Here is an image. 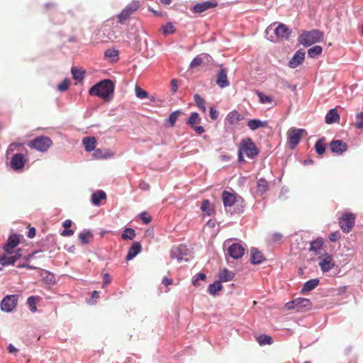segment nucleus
Wrapping results in <instances>:
<instances>
[{
  "label": "nucleus",
  "instance_id": "nucleus-51",
  "mask_svg": "<svg viewBox=\"0 0 363 363\" xmlns=\"http://www.w3.org/2000/svg\"><path fill=\"white\" fill-rule=\"evenodd\" d=\"M162 30L164 35L172 34L175 32L176 29L171 23H167L162 26Z\"/></svg>",
  "mask_w": 363,
  "mask_h": 363
},
{
  "label": "nucleus",
  "instance_id": "nucleus-4",
  "mask_svg": "<svg viewBox=\"0 0 363 363\" xmlns=\"http://www.w3.org/2000/svg\"><path fill=\"white\" fill-rule=\"evenodd\" d=\"M52 140L45 136L37 137L34 140L30 141L28 145L33 149L40 152H45L52 145Z\"/></svg>",
  "mask_w": 363,
  "mask_h": 363
},
{
  "label": "nucleus",
  "instance_id": "nucleus-42",
  "mask_svg": "<svg viewBox=\"0 0 363 363\" xmlns=\"http://www.w3.org/2000/svg\"><path fill=\"white\" fill-rule=\"evenodd\" d=\"M135 237V231L130 228H125L121 234V238L123 240H133Z\"/></svg>",
  "mask_w": 363,
  "mask_h": 363
},
{
  "label": "nucleus",
  "instance_id": "nucleus-50",
  "mask_svg": "<svg viewBox=\"0 0 363 363\" xmlns=\"http://www.w3.org/2000/svg\"><path fill=\"white\" fill-rule=\"evenodd\" d=\"M206 275L204 273L200 272L193 277L192 284L194 286L197 287L200 285L199 281L206 280Z\"/></svg>",
  "mask_w": 363,
  "mask_h": 363
},
{
  "label": "nucleus",
  "instance_id": "nucleus-5",
  "mask_svg": "<svg viewBox=\"0 0 363 363\" xmlns=\"http://www.w3.org/2000/svg\"><path fill=\"white\" fill-rule=\"evenodd\" d=\"M170 255L172 259H177L179 262H188L191 257V251L185 245H179L172 248Z\"/></svg>",
  "mask_w": 363,
  "mask_h": 363
},
{
  "label": "nucleus",
  "instance_id": "nucleus-26",
  "mask_svg": "<svg viewBox=\"0 0 363 363\" xmlns=\"http://www.w3.org/2000/svg\"><path fill=\"white\" fill-rule=\"evenodd\" d=\"M242 118L243 117L241 114H240L236 111H233L228 114L225 120L229 124L235 125L237 124L238 121H241Z\"/></svg>",
  "mask_w": 363,
  "mask_h": 363
},
{
  "label": "nucleus",
  "instance_id": "nucleus-58",
  "mask_svg": "<svg viewBox=\"0 0 363 363\" xmlns=\"http://www.w3.org/2000/svg\"><path fill=\"white\" fill-rule=\"evenodd\" d=\"M115 155L114 152L109 150H103V155H102V159H106L108 157H112Z\"/></svg>",
  "mask_w": 363,
  "mask_h": 363
},
{
  "label": "nucleus",
  "instance_id": "nucleus-64",
  "mask_svg": "<svg viewBox=\"0 0 363 363\" xmlns=\"http://www.w3.org/2000/svg\"><path fill=\"white\" fill-rule=\"evenodd\" d=\"M194 130L199 135H201L205 132L204 128L201 125H194V128H191Z\"/></svg>",
  "mask_w": 363,
  "mask_h": 363
},
{
  "label": "nucleus",
  "instance_id": "nucleus-32",
  "mask_svg": "<svg viewBox=\"0 0 363 363\" xmlns=\"http://www.w3.org/2000/svg\"><path fill=\"white\" fill-rule=\"evenodd\" d=\"M201 210L207 216H211L214 213V208L208 199L202 201Z\"/></svg>",
  "mask_w": 363,
  "mask_h": 363
},
{
  "label": "nucleus",
  "instance_id": "nucleus-40",
  "mask_svg": "<svg viewBox=\"0 0 363 363\" xmlns=\"http://www.w3.org/2000/svg\"><path fill=\"white\" fill-rule=\"evenodd\" d=\"M201 122V118L198 113L194 112L191 114L190 117L186 121V124H188L191 128H194L195 124L199 123Z\"/></svg>",
  "mask_w": 363,
  "mask_h": 363
},
{
  "label": "nucleus",
  "instance_id": "nucleus-30",
  "mask_svg": "<svg viewBox=\"0 0 363 363\" xmlns=\"http://www.w3.org/2000/svg\"><path fill=\"white\" fill-rule=\"evenodd\" d=\"M291 303H295V306H297V311L299 308H308L311 306V301L306 298H296L292 300Z\"/></svg>",
  "mask_w": 363,
  "mask_h": 363
},
{
  "label": "nucleus",
  "instance_id": "nucleus-18",
  "mask_svg": "<svg viewBox=\"0 0 363 363\" xmlns=\"http://www.w3.org/2000/svg\"><path fill=\"white\" fill-rule=\"evenodd\" d=\"M323 244V239L322 238H318L311 242L309 251L313 252L315 255H320L322 254Z\"/></svg>",
  "mask_w": 363,
  "mask_h": 363
},
{
  "label": "nucleus",
  "instance_id": "nucleus-22",
  "mask_svg": "<svg viewBox=\"0 0 363 363\" xmlns=\"http://www.w3.org/2000/svg\"><path fill=\"white\" fill-rule=\"evenodd\" d=\"M222 199L225 208L228 207H232L236 201V197L235 194L227 191H224L223 192Z\"/></svg>",
  "mask_w": 363,
  "mask_h": 363
},
{
  "label": "nucleus",
  "instance_id": "nucleus-14",
  "mask_svg": "<svg viewBox=\"0 0 363 363\" xmlns=\"http://www.w3.org/2000/svg\"><path fill=\"white\" fill-rule=\"evenodd\" d=\"M330 150L337 155H341L347 150V145L346 143L339 140H333L330 143Z\"/></svg>",
  "mask_w": 363,
  "mask_h": 363
},
{
  "label": "nucleus",
  "instance_id": "nucleus-8",
  "mask_svg": "<svg viewBox=\"0 0 363 363\" xmlns=\"http://www.w3.org/2000/svg\"><path fill=\"white\" fill-rule=\"evenodd\" d=\"M355 216L352 213H344L339 219V225L344 233H349L354 225Z\"/></svg>",
  "mask_w": 363,
  "mask_h": 363
},
{
  "label": "nucleus",
  "instance_id": "nucleus-47",
  "mask_svg": "<svg viewBox=\"0 0 363 363\" xmlns=\"http://www.w3.org/2000/svg\"><path fill=\"white\" fill-rule=\"evenodd\" d=\"M14 263L15 259L11 256L4 255L0 257V265L1 266L13 265Z\"/></svg>",
  "mask_w": 363,
  "mask_h": 363
},
{
  "label": "nucleus",
  "instance_id": "nucleus-55",
  "mask_svg": "<svg viewBox=\"0 0 363 363\" xmlns=\"http://www.w3.org/2000/svg\"><path fill=\"white\" fill-rule=\"evenodd\" d=\"M140 218L144 224H148L152 220V217L146 211L140 213Z\"/></svg>",
  "mask_w": 363,
  "mask_h": 363
},
{
  "label": "nucleus",
  "instance_id": "nucleus-19",
  "mask_svg": "<svg viewBox=\"0 0 363 363\" xmlns=\"http://www.w3.org/2000/svg\"><path fill=\"white\" fill-rule=\"evenodd\" d=\"M106 199V194L103 190H97L94 191L91 196V202L95 206H99L101 201Z\"/></svg>",
  "mask_w": 363,
  "mask_h": 363
},
{
  "label": "nucleus",
  "instance_id": "nucleus-48",
  "mask_svg": "<svg viewBox=\"0 0 363 363\" xmlns=\"http://www.w3.org/2000/svg\"><path fill=\"white\" fill-rule=\"evenodd\" d=\"M38 298V296H31L27 299V304L29 306L32 313H35L37 311L36 302Z\"/></svg>",
  "mask_w": 363,
  "mask_h": 363
},
{
  "label": "nucleus",
  "instance_id": "nucleus-52",
  "mask_svg": "<svg viewBox=\"0 0 363 363\" xmlns=\"http://www.w3.org/2000/svg\"><path fill=\"white\" fill-rule=\"evenodd\" d=\"M135 91L136 96L139 99H145L148 96V93L139 86H135Z\"/></svg>",
  "mask_w": 363,
  "mask_h": 363
},
{
  "label": "nucleus",
  "instance_id": "nucleus-21",
  "mask_svg": "<svg viewBox=\"0 0 363 363\" xmlns=\"http://www.w3.org/2000/svg\"><path fill=\"white\" fill-rule=\"evenodd\" d=\"M216 84L220 88H225L229 86L230 83L228 80L227 72L225 69H221L218 71L217 74Z\"/></svg>",
  "mask_w": 363,
  "mask_h": 363
},
{
  "label": "nucleus",
  "instance_id": "nucleus-49",
  "mask_svg": "<svg viewBox=\"0 0 363 363\" xmlns=\"http://www.w3.org/2000/svg\"><path fill=\"white\" fill-rule=\"evenodd\" d=\"M194 99L196 106L199 108H201L203 111V112H206V108L205 106L204 99L202 97H201L199 94H195Z\"/></svg>",
  "mask_w": 363,
  "mask_h": 363
},
{
  "label": "nucleus",
  "instance_id": "nucleus-54",
  "mask_svg": "<svg viewBox=\"0 0 363 363\" xmlns=\"http://www.w3.org/2000/svg\"><path fill=\"white\" fill-rule=\"evenodd\" d=\"M354 125L357 128H363V113L357 115Z\"/></svg>",
  "mask_w": 363,
  "mask_h": 363
},
{
  "label": "nucleus",
  "instance_id": "nucleus-20",
  "mask_svg": "<svg viewBox=\"0 0 363 363\" xmlns=\"http://www.w3.org/2000/svg\"><path fill=\"white\" fill-rule=\"evenodd\" d=\"M142 250V245L138 242H134L131 247L129 248L128 254L126 255V260H132Z\"/></svg>",
  "mask_w": 363,
  "mask_h": 363
},
{
  "label": "nucleus",
  "instance_id": "nucleus-57",
  "mask_svg": "<svg viewBox=\"0 0 363 363\" xmlns=\"http://www.w3.org/2000/svg\"><path fill=\"white\" fill-rule=\"evenodd\" d=\"M99 296V293L97 291H93L91 293V297L90 299L87 300V303L89 304H94L96 301H93V299L96 298Z\"/></svg>",
  "mask_w": 363,
  "mask_h": 363
},
{
  "label": "nucleus",
  "instance_id": "nucleus-24",
  "mask_svg": "<svg viewBox=\"0 0 363 363\" xmlns=\"http://www.w3.org/2000/svg\"><path fill=\"white\" fill-rule=\"evenodd\" d=\"M319 282L320 280L317 278L306 281L301 289V293L303 294L313 290L319 284Z\"/></svg>",
  "mask_w": 363,
  "mask_h": 363
},
{
  "label": "nucleus",
  "instance_id": "nucleus-37",
  "mask_svg": "<svg viewBox=\"0 0 363 363\" xmlns=\"http://www.w3.org/2000/svg\"><path fill=\"white\" fill-rule=\"evenodd\" d=\"M315 150L316 152L322 155L325 151V139L324 138H320L315 144Z\"/></svg>",
  "mask_w": 363,
  "mask_h": 363
},
{
  "label": "nucleus",
  "instance_id": "nucleus-1",
  "mask_svg": "<svg viewBox=\"0 0 363 363\" xmlns=\"http://www.w3.org/2000/svg\"><path fill=\"white\" fill-rule=\"evenodd\" d=\"M114 84L110 79H104L92 86L89 91L91 96H97L104 99H108L109 96L113 93Z\"/></svg>",
  "mask_w": 363,
  "mask_h": 363
},
{
  "label": "nucleus",
  "instance_id": "nucleus-17",
  "mask_svg": "<svg viewBox=\"0 0 363 363\" xmlns=\"http://www.w3.org/2000/svg\"><path fill=\"white\" fill-rule=\"evenodd\" d=\"M305 58V51L303 49H299L296 52L292 59L289 62V66L291 68H296L302 64Z\"/></svg>",
  "mask_w": 363,
  "mask_h": 363
},
{
  "label": "nucleus",
  "instance_id": "nucleus-34",
  "mask_svg": "<svg viewBox=\"0 0 363 363\" xmlns=\"http://www.w3.org/2000/svg\"><path fill=\"white\" fill-rule=\"evenodd\" d=\"M257 192L262 195L269 190V183L266 179L260 178L257 182Z\"/></svg>",
  "mask_w": 363,
  "mask_h": 363
},
{
  "label": "nucleus",
  "instance_id": "nucleus-9",
  "mask_svg": "<svg viewBox=\"0 0 363 363\" xmlns=\"http://www.w3.org/2000/svg\"><path fill=\"white\" fill-rule=\"evenodd\" d=\"M18 295H6L1 301L0 307L2 311L10 313L17 306Z\"/></svg>",
  "mask_w": 363,
  "mask_h": 363
},
{
  "label": "nucleus",
  "instance_id": "nucleus-43",
  "mask_svg": "<svg viewBox=\"0 0 363 363\" xmlns=\"http://www.w3.org/2000/svg\"><path fill=\"white\" fill-rule=\"evenodd\" d=\"M257 340L260 345H271L273 342L272 337L267 335H260Z\"/></svg>",
  "mask_w": 363,
  "mask_h": 363
},
{
  "label": "nucleus",
  "instance_id": "nucleus-23",
  "mask_svg": "<svg viewBox=\"0 0 363 363\" xmlns=\"http://www.w3.org/2000/svg\"><path fill=\"white\" fill-rule=\"evenodd\" d=\"M264 260L262 253L257 248H252L250 250V262L252 264H261Z\"/></svg>",
  "mask_w": 363,
  "mask_h": 363
},
{
  "label": "nucleus",
  "instance_id": "nucleus-60",
  "mask_svg": "<svg viewBox=\"0 0 363 363\" xmlns=\"http://www.w3.org/2000/svg\"><path fill=\"white\" fill-rule=\"evenodd\" d=\"M111 282L110 276L108 273L104 274L103 277V284L102 287L104 288L105 286L109 284Z\"/></svg>",
  "mask_w": 363,
  "mask_h": 363
},
{
  "label": "nucleus",
  "instance_id": "nucleus-2",
  "mask_svg": "<svg viewBox=\"0 0 363 363\" xmlns=\"http://www.w3.org/2000/svg\"><path fill=\"white\" fill-rule=\"evenodd\" d=\"M259 153V150L255 144L250 138L244 139L239 145V158L243 159L245 155L247 157H254Z\"/></svg>",
  "mask_w": 363,
  "mask_h": 363
},
{
  "label": "nucleus",
  "instance_id": "nucleus-6",
  "mask_svg": "<svg viewBox=\"0 0 363 363\" xmlns=\"http://www.w3.org/2000/svg\"><path fill=\"white\" fill-rule=\"evenodd\" d=\"M276 24L277 23H274L269 26L266 30L267 33L273 30L277 38L288 39L291 32V30L284 23H279L276 28H274Z\"/></svg>",
  "mask_w": 363,
  "mask_h": 363
},
{
  "label": "nucleus",
  "instance_id": "nucleus-59",
  "mask_svg": "<svg viewBox=\"0 0 363 363\" xmlns=\"http://www.w3.org/2000/svg\"><path fill=\"white\" fill-rule=\"evenodd\" d=\"M219 113L213 108L210 109V117L212 120H216L218 117Z\"/></svg>",
  "mask_w": 363,
  "mask_h": 363
},
{
  "label": "nucleus",
  "instance_id": "nucleus-53",
  "mask_svg": "<svg viewBox=\"0 0 363 363\" xmlns=\"http://www.w3.org/2000/svg\"><path fill=\"white\" fill-rule=\"evenodd\" d=\"M69 86V81L67 79H65L61 83H60L57 86V89L60 91H65L68 89Z\"/></svg>",
  "mask_w": 363,
  "mask_h": 363
},
{
  "label": "nucleus",
  "instance_id": "nucleus-10",
  "mask_svg": "<svg viewBox=\"0 0 363 363\" xmlns=\"http://www.w3.org/2000/svg\"><path fill=\"white\" fill-rule=\"evenodd\" d=\"M318 265L323 272H328L335 267L332 256L325 252L318 257Z\"/></svg>",
  "mask_w": 363,
  "mask_h": 363
},
{
  "label": "nucleus",
  "instance_id": "nucleus-11",
  "mask_svg": "<svg viewBox=\"0 0 363 363\" xmlns=\"http://www.w3.org/2000/svg\"><path fill=\"white\" fill-rule=\"evenodd\" d=\"M139 7L140 3L135 1L127 5V6L118 16V22L120 23H123L133 13L139 9Z\"/></svg>",
  "mask_w": 363,
  "mask_h": 363
},
{
  "label": "nucleus",
  "instance_id": "nucleus-25",
  "mask_svg": "<svg viewBox=\"0 0 363 363\" xmlns=\"http://www.w3.org/2000/svg\"><path fill=\"white\" fill-rule=\"evenodd\" d=\"M82 144L86 151L91 152L95 149L96 140L94 137H85L82 140Z\"/></svg>",
  "mask_w": 363,
  "mask_h": 363
},
{
  "label": "nucleus",
  "instance_id": "nucleus-3",
  "mask_svg": "<svg viewBox=\"0 0 363 363\" xmlns=\"http://www.w3.org/2000/svg\"><path fill=\"white\" fill-rule=\"evenodd\" d=\"M323 39V33L318 30H312L311 31H305L299 37V42L305 47H308L312 44L322 41Z\"/></svg>",
  "mask_w": 363,
  "mask_h": 363
},
{
  "label": "nucleus",
  "instance_id": "nucleus-61",
  "mask_svg": "<svg viewBox=\"0 0 363 363\" xmlns=\"http://www.w3.org/2000/svg\"><path fill=\"white\" fill-rule=\"evenodd\" d=\"M138 187L141 190L147 191L150 189V185L145 181H140Z\"/></svg>",
  "mask_w": 363,
  "mask_h": 363
},
{
  "label": "nucleus",
  "instance_id": "nucleus-39",
  "mask_svg": "<svg viewBox=\"0 0 363 363\" xmlns=\"http://www.w3.org/2000/svg\"><path fill=\"white\" fill-rule=\"evenodd\" d=\"M266 122H262L258 119H251L247 122V126L252 130L259 128L264 127Z\"/></svg>",
  "mask_w": 363,
  "mask_h": 363
},
{
  "label": "nucleus",
  "instance_id": "nucleus-62",
  "mask_svg": "<svg viewBox=\"0 0 363 363\" xmlns=\"http://www.w3.org/2000/svg\"><path fill=\"white\" fill-rule=\"evenodd\" d=\"M282 238L283 235L279 233H275L272 235V240L275 242H280Z\"/></svg>",
  "mask_w": 363,
  "mask_h": 363
},
{
  "label": "nucleus",
  "instance_id": "nucleus-7",
  "mask_svg": "<svg viewBox=\"0 0 363 363\" xmlns=\"http://www.w3.org/2000/svg\"><path fill=\"white\" fill-rule=\"evenodd\" d=\"M304 133H306L304 129H298L295 128H291L288 130V143L291 149H294L299 143Z\"/></svg>",
  "mask_w": 363,
  "mask_h": 363
},
{
  "label": "nucleus",
  "instance_id": "nucleus-56",
  "mask_svg": "<svg viewBox=\"0 0 363 363\" xmlns=\"http://www.w3.org/2000/svg\"><path fill=\"white\" fill-rule=\"evenodd\" d=\"M340 238L339 231H335L329 235V239L331 242H335Z\"/></svg>",
  "mask_w": 363,
  "mask_h": 363
},
{
  "label": "nucleus",
  "instance_id": "nucleus-63",
  "mask_svg": "<svg viewBox=\"0 0 363 363\" xmlns=\"http://www.w3.org/2000/svg\"><path fill=\"white\" fill-rule=\"evenodd\" d=\"M35 232H36V230L34 227L29 228L28 233H27V237L28 238H33L35 235Z\"/></svg>",
  "mask_w": 363,
  "mask_h": 363
},
{
  "label": "nucleus",
  "instance_id": "nucleus-33",
  "mask_svg": "<svg viewBox=\"0 0 363 363\" xmlns=\"http://www.w3.org/2000/svg\"><path fill=\"white\" fill-rule=\"evenodd\" d=\"M40 276L45 283L48 284H54L55 283V277L54 274L47 270H42Z\"/></svg>",
  "mask_w": 363,
  "mask_h": 363
},
{
  "label": "nucleus",
  "instance_id": "nucleus-31",
  "mask_svg": "<svg viewBox=\"0 0 363 363\" xmlns=\"http://www.w3.org/2000/svg\"><path fill=\"white\" fill-rule=\"evenodd\" d=\"M27 160H10V162H6V166L10 167L14 171H20L23 169L26 164Z\"/></svg>",
  "mask_w": 363,
  "mask_h": 363
},
{
  "label": "nucleus",
  "instance_id": "nucleus-45",
  "mask_svg": "<svg viewBox=\"0 0 363 363\" xmlns=\"http://www.w3.org/2000/svg\"><path fill=\"white\" fill-rule=\"evenodd\" d=\"M104 56L110 59L112 62L118 60V52L115 49H107L104 52Z\"/></svg>",
  "mask_w": 363,
  "mask_h": 363
},
{
  "label": "nucleus",
  "instance_id": "nucleus-36",
  "mask_svg": "<svg viewBox=\"0 0 363 363\" xmlns=\"http://www.w3.org/2000/svg\"><path fill=\"white\" fill-rule=\"evenodd\" d=\"M223 289L221 282L219 280L209 284L208 291L210 294L215 296L216 293Z\"/></svg>",
  "mask_w": 363,
  "mask_h": 363
},
{
  "label": "nucleus",
  "instance_id": "nucleus-13",
  "mask_svg": "<svg viewBox=\"0 0 363 363\" xmlns=\"http://www.w3.org/2000/svg\"><path fill=\"white\" fill-rule=\"evenodd\" d=\"M211 57L206 54L202 53L197 55L196 57L193 59V60L190 63V68L195 69L200 66L204 65L205 64H208L211 62Z\"/></svg>",
  "mask_w": 363,
  "mask_h": 363
},
{
  "label": "nucleus",
  "instance_id": "nucleus-28",
  "mask_svg": "<svg viewBox=\"0 0 363 363\" xmlns=\"http://www.w3.org/2000/svg\"><path fill=\"white\" fill-rule=\"evenodd\" d=\"M340 116L335 108L330 109L325 116V123L328 124H332L335 122H338Z\"/></svg>",
  "mask_w": 363,
  "mask_h": 363
},
{
  "label": "nucleus",
  "instance_id": "nucleus-27",
  "mask_svg": "<svg viewBox=\"0 0 363 363\" xmlns=\"http://www.w3.org/2000/svg\"><path fill=\"white\" fill-rule=\"evenodd\" d=\"M234 277H235V274L233 272L225 268L220 272V273L218 274V278H219L218 280L220 282L230 281L233 279Z\"/></svg>",
  "mask_w": 363,
  "mask_h": 363
},
{
  "label": "nucleus",
  "instance_id": "nucleus-12",
  "mask_svg": "<svg viewBox=\"0 0 363 363\" xmlns=\"http://www.w3.org/2000/svg\"><path fill=\"white\" fill-rule=\"evenodd\" d=\"M245 251V247L240 243H233L228 248V255L234 259H238L244 255Z\"/></svg>",
  "mask_w": 363,
  "mask_h": 363
},
{
  "label": "nucleus",
  "instance_id": "nucleus-16",
  "mask_svg": "<svg viewBox=\"0 0 363 363\" xmlns=\"http://www.w3.org/2000/svg\"><path fill=\"white\" fill-rule=\"evenodd\" d=\"M19 243V236L17 234L10 235L6 241L4 249L7 255H11V250Z\"/></svg>",
  "mask_w": 363,
  "mask_h": 363
},
{
  "label": "nucleus",
  "instance_id": "nucleus-35",
  "mask_svg": "<svg viewBox=\"0 0 363 363\" xmlns=\"http://www.w3.org/2000/svg\"><path fill=\"white\" fill-rule=\"evenodd\" d=\"M72 220H65L63 223H62V226L65 228V230H62V232L61 233V235L62 236H65V237H68V236H71L74 234V230H72V229H69V228L71 227L72 225Z\"/></svg>",
  "mask_w": 363,
  "mask_h": 363
},
{
  "label": "nucleus",
  "instance_id": "nucleus-46",
  "mask_svg": "<svg viewBox=\"0 0 363 363\" xmlns=\"http://www.w3.org/2000/svg\"><path fill=\"white\" fill-rule=\"evenodd\" d=\"M71 72L74 79L79 82L83 80L85 73L84 70L72 67Z\"/></svg>",
  "mask_w": 363,
  "mask_h": 363
},
{
  "label": "nucleus",
  "instance_id": "nucleus-41",
  "mask_svg": "<svg viewBox=\"0 0 363 363\" xmlns=\"http://www.w3.org/2000/svg\"><path fill=\"white\" fill-rule=\"evenodd\" d=\"M323 48L320 45L313 46L308 50V55L311 58H315L322 53Z\"/></svg>",
  "mask_w": 363,
  "mask_h": 363
},
{
  "label": "nucleus",
  "instance_id": "nucleus-44",
  "mask_svg": "<svg viewBox=\"0 0 363 363\" xmlns=\"http://www.w3.org/2000/svg\"><path fill=\"white\" fill-rule=\"evenodd\" d=\"M181 113L182 112L179 110H177L172 112L169 115V118L167 120V122L169 123V126L173 127L175 125V123L177 121L179 116L181 115Z\"/></svg>",
  "mask_w": 363,
  "mask_h": 363
},
{
  "label": "nucleus",
  "instance_id": "nucleus-15",
  "mask_svg": "<svg viewBox=\"0 0 363 363\" xmlns=\"http://www.w3.org/2000/svg\"><path fill=\"white\" fill-rule=\"evenodd\" d=\"M218 5L216 1H206L199 3L194 6L193 11L194 13H201L209 9L215 8Z\"/></svg>",
  "mask_w": 363,
  "mask_h": 363
},
{
  "label": "nucleus",
  "instance_id": "nucleus-29",
  "mask_svg": "<svg viewBox=\"0 0 363 363\" xmlns=\"http://www.w3.org/2000/svg\"><path fill=\"white\" fill-rule=\"evenodd\" d=\"M256 94L259 98V101L262 104H271L272 106H276V102L274 99L271 96L265 95L261 91H257Z\"/></svg>",
  "mask_w": 363,
  "mask_h": 363
},
{
  "label": "nucleus",
  "instance_id": "nucleus-38",
  "mask_svg": "<svg viewBox=\"0 0 363 363\" xmlns=\"http://www.w3.org/2000/svg\"><path fill=\"white\" fill-rule=\"evenodd\" d=\"M92 238L93 234L88 230H84L79 234V238L83 244H88Z\"/></svg>",
  "mask_w": 363,
  "mask_h": 363
}]
</instances>
